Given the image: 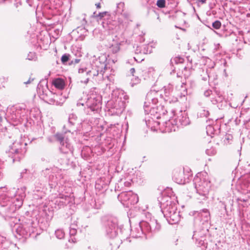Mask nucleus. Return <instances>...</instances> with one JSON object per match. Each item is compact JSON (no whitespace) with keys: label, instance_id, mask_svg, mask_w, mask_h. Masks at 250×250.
Masks as SVG:
<instances>
[{"label":"nucleus","instance_id":"nucleus-41","mask_svg":"<svg viewBox=\"0 0 250 250\" xmlns=\"http://www.w3.org/2000/svg\"><path fill=\"white\" fill-rule=\"evenodd\" d=\"M130 72L132 75V76H134V74L135 72V68H131L130 70Z\"/></svg>","mask_w":250,"mask_h":250},{"label":"nucleus","instance_id":"nucleus-45","mask_svg":"<svg viewBox=\"0 0 250 250\" xmlns=\"http://www.w3.org/2000/svg\"><path fill=\"white\" fill-rule=\"evenodd\" d=\"M76 241V240L75 238H71L70 239H69V242H72L73 243H75Z\"/></svg>","mask_w":250,"mask_h":250},{"label":"nucleus","instance_id":"nucleus-18","mask_svg":"<svg viewBox=\"0 0 250 250\" xmlns=\"http://www.w3.org/2000/svg\"><path fill=\"white\" fill-rule=\"evenodd\" d=\"M55 139L58 141L60 145L64 143L65 140L64 139V135L62 133H57L54 135Z\"/></svg>","mask_w":250,"mask_h":250},{"label":"nucleus","instance_id":"nucleus-36","mask_svg":"<svg viewBox=\"0 0 250 250\" xmlns=\"http://www.w3.org/2000/svg\"><path fill=\"white\" fill-rule=\"evenodd\" d=\"M203 212L204 213L205 217L208 219L209 216V212L208 210L207 209H204L203 210Z\"/></svg>","mask_w":250,"mask_h":250},{"label":"nucleus","instance_id":"nucleus-49","mask_svg":"<svg viewBox=\"0 0 250 250\" xmlns=\"http://www.w3.org/2000/svg\"><path fill=\"white\" fill-rule=\"evenodd\" d=\"M88 80H89V78H87L86 79V81L85 82V83H87L88 81Z\"/></svg>","mask_w":250,"mask_h":250},{"label":"nucleus","instance_id":"nucleus-20","mask_svg":"<svg viewBox=\"0 0 250 250\" xmlns=\"http://www.w3.org/2000/svg\"><path fill=\"white\" fill-rule=\"evenodd\" d=\"M141 79L136 76H133L132 78L131 79L130 85L132 87H133L134 85H137L140 83Z\"/></svg>","mask_w":250,"mask_h":250},{"label":"nucleus","instance_id":"nucleus-34","mask_svg":"<svg viewBox=\"0 0 250 250\" xmlns=\"http://www.w3.org/2000/svg\"><path fill=\"white\" fill-rule=\"evenodd\" d=\"M77 233V229L75 228L70 227L69 234L71 236H74Z\"/></svg>","mask_w":250,"mask_h":250},{"label":"nucleus","instance_id":"nucleus-31","mask_svg":"<svg viewBox=\"0 0 250 250\" xmlns=\"http://www.w3.org/2000/svg\"><path fill=\"white\" fill-rule=\"evenodd\" d=\"M120 14L126 20H129L130 18V14L127 11H124V12H122V13H121Z\"/></svg>","mask_w":250,"mask_h":250},{"label":"nucleus","instance_id":"nucleus-15","mask_svg":"<svg viewBox=\"0 0 250 250\" xmlns=\"http://www.w3.org/2000/svg\"><path fill=\"white\" fill-rule=\"evenodd\" d=\"M57 95L51 92V94L49 95L48 94L45 97H44V99L43 100L47 103H48L51 104H54L55 102V98Z\"/></svg>","mask_w":250,"mask_h":250},{"label":"nucleus","instance_id":"nucleus-51","mask_svg":"<svg viewBox=\"0 0 250 250\" xmlns=\"http://www.w3.org/2000/svg\"><path fill=\"white\" fill-rule=\"evenodd\" d=\"M212 128V126H210V125H209V126H208V129H209V128Z\"/></svg>","mask_w":250,"mask_h":250},{"label":"nucleus","instance_id":"nucleus-19","mask_svg":"<svg viewBox=\"0 0 250 250\" xmlns=\"http://www.w3.org/2000/svg\"><path fill=\"white\" fill-rule=\"evenodd\" d=\"M125 4L124 2H120L117 4L116 12L117 14H120L125 11Z\"/></svg>","mask_w":250,"mask_h":250},{"label":"nucleus","instance_id":"nucleus-28","mask_svg":"<svg viewBox=\"0 0 250 250\" xmlns=\"http://www.w3.org/2000/svg\"><path fill=\"white\" fill-rule=\"evenodd\" d=\"M156 5L159 8H164L166 6V0H158L156 3Z\"/></svg>","mask_w":250,"mask_h":250},{"label":"nucleus","instance_id":"nucleus-37","mask_svg":"<svg viewBox=\"0 0 250 250\" xmlns=\"http://www.w3.org/2000/svg\"><path fill=\"white\" fill-rule=\"evenodd\" d=\"M211 94L212 91L209 89L206 90L204 92V95L207 97H209Z\"/></svg>","mask_w":250,"mask_h":250},{"label":"nucleus","instance_id":"nucleus-21","mask_svg":"<svg viewBox=\"0 0 250 250\" xmlns=\"http://www.w3.org/2000/svg\"><path fill=\"white\" fill-rule=\"evenodd\" d=\"M209 113L208 110L204 108H201L199 110L198 112V116L200 117H207L209 115Z\"/></svg>","mask_w":250,"mask_h":250},{"label":"nucleus","instance_id":"nucleus-38","mask_svg":"<svg viewBox=\"0 0 250 250\" xmlns=\"http://www.w3.org/2000/svg\"><path fill=\"white\" fill-rule=\"evenodd\" d=\"M33 81L34 78H30L27 81L24 82V83L25 84H29L31 83Z\"/></svg>","mask_w":250,"mask_h":250},{"label":"nucleus","instance_id":"nucleus-5","mask_svg":"<svg viewBox=\"0 0 250 250\" xmlns=\"http://www.w3.org/2000/svg\"><path fill=\"white\" fill-rule=\"evenodd\" d=\"M113 95L117 97V99L114 103L113 108L119 112H122L125 108V102L122 99L124 98L125 100L127 99V96L124 95L123 92L120 90L114 91Z\"/></svg>","mask_w":250,"mask_h":250},{"label":"nucleus","instance_id":"nucleus-25","mask_svg":"<svg viewBox=\"0 0 250 250\" xmlns=\"http://www.w3.org/2000/svg\"><path fill=\"white\" fill-rule=\"evenodd\" d=\"M70 57L71 56L69 54H63L61 58L62 62L64 64H66L69 61Z\"/></svg>","mask_w":250,"mask_h":250},{"label":"nucleus","instance_id":"nucleus-14","mask_svg":"<svg viewBox=\"0 0 250 250\" xmlns=\"http://www.w3.org/2000/svg\"><path fill=\"white\" fill-rule=\"evenodd\" d=\"M53 84L55 87L59 89H62L65 85L64 81L60 78H58L54 80Z\"/></svg>","mask_w":250,"mask_h":250},{"label":"nucleus","instance_id":"nucleus-4","mask_svg":"<svg viewBox=\"0 0 250 250\" xmlns=\"http://www.w3.org/2000/svg\"><path fill=\"white\" fill-rule=\"evenodd\" d=\"M102 25L104 28L111 34L119 32L122 26L119 21L113 20L110 18L104 19L102 22Z\"/></svg>","mask_w":250,"mask_h":250},{"label":"nucleus","instance_id":"nucleus-39","mask_svg":"<svg viewBox=\"0 0 250 250\" xmlns=\"http://www.w3.org/2000/svg\"><path fill=\"white\" fill-rule=\"evenodd\" d=\"M186 85V83H182V85H181V87L182 88H184V91L185 92V93L187 94V89L186 88V87L184 86L185 85Z\"/></svg>","mask_w":250,"mask_h":250},{"label":"nucleus","instance_id":"nucleus-8","mask_svg":"<svg viewBox=\"0 0 250 250\" xmlns=\"http://www.w3.org/2000/svg\"><path fill=\"white\" fill-rule=\"evenodd\" d=\"M118 198L122 202L130 201L132 204L137 203L139 200L137 195L133 194L131 191L122 192L118 195Z\"/></svg>","mask_w":250,"mask_h":250},{"label":"nucleus","instance_id":"nucleus-7","mask_svg":"<svg viewBox=\"0 0 250 250\" xmlns=\"http://www.w3.org/2000/svg\"><path fill=\"white\" fill-rule=\"evenodd\" d=\"M164 94L159 93L160 96H161L164 100L167 103H175L178 101L176 97L172 95L173 90V85L169 83L163 87Z\"/></svg>","mask_w":250,"mask_h":250},{"label":"nucleus","instance_id":"nucleus-11","mask_svg":"<svg viewBox=\"0 0 250 250\" xmlns=\"http://www.w3.org/2000/svg\"><path fill=\"white\" fill-rule=\"evenodd\" d=\"M183 175L184 172L181 170H175L173 171V180L178 184H184L185 183V180L183 179Z\"/></svg>","mask_w":250,"mask_h":250},{"label":"nucleus","instance_id":"nucleus-16","mask_svg":"<svg viewBox=\"0 0 250 250\" xmlns=\"http://www.w3.org/2000/svg\"><path fill=\"white\" fill-rule=\"evenodd\" d=\"M149 225L151 231H157L161 229V225L158 223L156 220L151 221Z\"/></svg>","mask_w":250,"mask_h":250},{"label":"nucleus","instance_id":"nucleus-10","mask_svg":"<svg viewBox=\"0 0 250 250\" xmlns=\"http://www.w3.org/2000/svg\"><path fill=\"white\" fill-rule=\"evenodd\" d=\"M160 96L158 92L155 90H151L147 93L146 96V101H147L149 104H155L158 102L157 96Z\"/></svg>","mask_w":250,"mask_h":250},{"label":"nucleus","instance_id":"nucleus-44","mask_svg":"<svg viewBox=\"0 0 250 250\" xmlns=\"http://www.w3.org/2000/svg\"><path fill=\"white\" fill-rule=\"evenodd\" d=\"M80 61L79 59H75L74 62L73 61H71V63H78Z\"/></svg>","mask_w":250,"mask_h":250},{"label":"nucleus","instance_id":"nucleus-52","mask_svg":"<svg viewBox=\"0 0 250 250\" xmlns=\"http://www.w3.org/2000/svg\"><path fill=\"white\" fill-rule=\"evenodd\" d=\"M246 186H247V187H250V185H247Z\"/></svg>","mask_w":250,"mask_h":250},{"label":"nucleus","instance_id":"nucleus-50","mask_svg":"<svg viewBox=\"0 0 250 250\" xmlns=\"http://www.w3.org/2000/svg\"><path fill=\"white\" fill-rule=\"evenodd\" d=\"M203 79L204 80V81H206L207 80V78H203Z\"/></svg>","mask_w":250,"mask_h":250},{"label":"nucleus","instance_id":"nucleus-32","mask_svg":"<svg viewBox=\"0 0 250 250\" xmlns=\"http://www.w3.org/2000/svg\"><path fill=\"white\" fill-rule=\"evenodd\" d=\"M202 188H196V191H197V193H198L199 194H202L203 196H205L206 197V195L208 194V190H206V191H203V193L202 192Z\"/></svg>","mask_w":250,"mask_h":250},{"label":"nucleus","instance_id":"nucleus-2","mask_svg":"<svg viewBox=\"0 0 250 250\" xmlns=\"http://www.w3.org/2000/svg\"><path fill=\"white\" fill-rule=\"evenodd\" d=\"M26 143H23L21 141H15L10 146L9 149L10 156L13 159V162H19L23 158L26 152Z\"/></svg>","mask_w":250,"mask_h":250},{"label":"nucleus","instance_id":"nucleus-3","mask_svg":"<svg viewBox=\"0 0 250 250\" xmlns=\"http://www.w3.org/2000/svg\"><path fill=\"white\" fill-rule=\"evenodd\" d=\"M164 213L169 224H176L180 220L179 211L177 210V206L174 203L167 204L164 209Z\"/></svg>","mask_w":250,"mask_h":250},{"label":"nucleus","instance_id":"nucleus-48","mask_svg":"<svg viewBox=\"0 0 250 250\" xmlns=\"http://www.w3.org/2000/svg\"><path fill=\"white\" fill-rule=\"evenodd\" d=\"M206 153H207L208 154H209V150H206Z\"/></svg>","mask_w":250,"mask_h":250},{"label":"nucleus","instance_id":"nucleus-23","mask_svg":"<svg viewBox=\"0 0 250 250\" xmlns=\"http://www.w3.org/2000/svg\"><path fill=\"white\" fill-rule=\"evenodd\" d=\"M55 235L58 239H61L64 237V232L62 229H58L55 231Z\"/></svg>","mask_w":250,"mask_h":250},{"label":"nucleus","instance_id":"nucleus-35","mask_svg":"<svg viewBox=\"0 0 250 250\" xmlns=\"http://www.w3.org/2000/svg\"><path fill=\"white\" fill-rule=\"evenodd\" d=\"M232 139V136L229 134L225 136V139L224 140L226 143H229V141Z\"/></svg>","mask_w":250,"mask_h":250},{"label":"nucleus","instance_id":"nucleus-26","mask_svg":"<svg viewBox=\"0 0 250 250\" xmlns=\"http://www.w3.org/2000/svg\"><path fill=\"white\" fill-rule=\"evenodd\" d=\"M76 116H75L73 114L70 115L68 118V123L71 125H73L75 124V121H76Z\"/></svg>","mask_w":250,"mask_h":250},{"label":"nucleus","instance_id":"nucleus-17","mask_svg":"<svg viewBox=\"0 0 250 250\" xmlns=\"http://www.w3.org/2000/svg\"><path fill=\"white\" fill-rule=\"evenodd\" d=\"M95 17L97 19V20L99 21V20H102L103 18H104V19H106L107 18H110V15L108 12L105 11V12L99 13Z\"/></svg>","mask_w":250,"mask_h":250},{"label":"nucleus","instance_id":"nucleus-22","mask_svg":"<svg viewBox=\"0 0 250 250\" xmlns=\"http://www.w3.org/2000/svg\"><path fill=\"white\" fill-rule=\"evenodd\" d=\"M137 231V234H134V230H132V234L133 237L138 238L141 236V235L143 234V231L141 228V226L140 225H138L136 228L135 229Z\"/></svg>","mask_w":250,"mask_h":250},{"label":"nucleus","instance_id":"nucleus-40","mask_svg":"<svg viewBox=\"0 0 250 250\" xmlns=\"http://www.w3.org/2000/svg\"><path fill=\"white\" fill-rule=\"evenodd\" d=\"M27 170L26 169H25L23 172L21 173V177H24L25 174L26 173Z\"/></svg>","mask_w":250,"mask_h":250},{"label":"nucleus","instance_id":"nucleus-46","mask_svg":"<svg viewBox=\"0 0 250 250\" xmlns=\"http://www.w3.org/2000/svg\"><path fill=\"white\" fill-rule=\"evenodd\" d=\"M95 5L96 6V7L97 8H101V4H100V3H96L95 4Z\"/></svg>","mask_w":250,"mask_h":250},{"label":"nucleus","instance_id":"nucleus-9","mask_svg":"<svg viewBox=\"0 0 250 250\" xmlns=\"http://www.w3.org/2000/svg\"><path fill=\"white\" fill-rule=\"evenodd\" d=\"M37 92L41 99L43 100L48 94H51V91L48 89L47 84L45 85L40 83L38 85Z\"/></svg>","mask_w":250,"mask_h":250},{"label":"nucleus","instance_id":"nucleus-53","mask_svg":"<svg viewBox=\"0 0 250 250\" xmlns=\"http://www.w3.org/2000/svg\"><path fill=\"white\" fill-rule=\"evenodd\" d=\"M134 59H135L136 61H137V60H136V58H135V57H134Z\"/></svg>","mask_w":250,"mask_h":250},{"label":"nucleus","instance_id":"nucleus-29","mask_svg":"<svg viewBox=\"0 0 250 250\" xmlns=\"http://www.w3.org/2000/svg\"><path fill=\"white\" fill-rule=\"evenodd\" d=\"M212 26L214 28L218 29L221 26V22L219 21H216L212 23Z\"/></svg>","mask_w":250,"mask_h":250},{"label":"nucleus","instance_id":"nucleus-42","mask_svg":"<svg viewBox=\"0 0 250 250\" xmlns=\"http://www.w3.org/2000/svg\"><path fill=\"white\" fill-rule=\"evenodd\" d=\"M179 122L181 123V125H187L188 121H181V119H179Z\"/></svg>","mask_w":250,"mask_h":250},{"label":"nucleus","instance_id":"nucleus-24","mask_svg":"<svg viewBox=\"0 0 250 250\" xmlns=\"http://www.w3.org/2000/svg\"><path fill=\"white\" fill-rule=\"evenodd\" d=\"M109 49L114 54L117 53L120 50L119 44L116 43L115 44H112Z\"/></svg>","mask_w":250,"mask_h":250},{"label":"nucleus","instance_id":"nucleus-6","mask_svg":"<svg viewBox=\"0 0 250 250\" xmlns=\"http://www.w3.org/2000/svg\"><path fill=\"white\" fill-rule=\"evenodd\" d=\"M194 188H211L212 186H214V184H211L210 180H208L207 174L204 175L201 173H198L194 177L193 180Z\"/></svg>","mask_w":250,"mask_h":250},{"label":"nucleus","instance_id":"nucleus-30","mask_svg":"<svg viewBox=\"0 0 250 250\" xmlns=\"http://www.w3.org/2000/svg\"><path fill=\"white\" fill-rule=\"evenodd\" d=\"M184 60L183 58L180 57H176L173 59V61L177 64L183 63Z\"/></svg>","mask_w":250,"mask_h":250},{"label":"nucleus","instance_id":"nucleus-1","mask_svg":"<svg viewBox=\"0 0 250 250\" xmlns=\"http://www.w3.org/2000/svg\"><path fill=\"white\" fill-rule=\"evenodd\" d=\"M90 90L88 94L83 93V96L79 99L77 105H83L85 103L86 106L92 111H98L101 107V97L94 93V90Z\"/></svg>","mask_w":250,"mask_h":250},{"label":"nucleus","instance_id":"nucleus-47","mask_svg":"<svg viewBox=\"0 0 250 250\" xmlns=\"http://www.w3.org/2000/svg\"><path fill=\"white\" fill-rule=\"evenodd\" d=\"M83 21L85 23H86V21H85V18H84V17L83 18Z\"/></svg>","mask_w":250,"mask_h":250},{"label":"nucleus","instance_id":"nucleus-13","mask_svg":"<svg viewBox=\"0 0 250 250\" xmlns=\"http://www.w3.org/2000/svg\"><path fill=\"white\" fill-rule=\"evenodd\" d=\"M72 147L71 144L67 141V139H65L64 143L60 145V150L63 154H67L72 151Z\"/></svg>","mask_w":250,"mask_h":250},{"label":"nucleus","instance_id":"nucleus-27","mask_svg":"<svg viewBox=\"0 0 250 250\" xmlns=\"http://www.w3.org/2000/svg\"><path fill=\"white\" fill-rule=\"evenodd\" d=\"M99 70L96 69H94V68H92L91 70H89L87 72H86V74L89 75H92L93 77L97 76L99 74Z\"/></svg>","mask_w":250,"mask_h":250},{"label":"nucleus","instance_id":"nucleus-12","mask_svg":"<svg viewBox=\"0 0 250 250\" xmlns=\"http://www.w3.org/2000/svg\"><path fill=\"white\" fill-rule=\"evenodd\" d=\"M117 225L115 221H109L106 226V231L111 237H114L116 235Z\"/></svg>","mask_w":250,"mask_h":250},{"label":"nucleus","instance_id":"nucleus-43","mask_svg":"<svg viewBox=\"0 0 250 250\" xmlns=\"http://www.w3.org/2000/svg\"><path fill=\"white\" fill-rule=\"evenodd\" d=\"M197 2H201V3H205L206 2V0H195Z\"/></svg>","mask_w":250,"mask_h":250},{"label":"nucleus","instance_id":"nucleus-33","mask_svg":"<svg viewBox=\"0 0 250 250\" xmlns=\"http://www.w3.org/2000/svg\"><path fill=\"white\" fill-rule=\"evenodd\" d=\"M150 104H149L148 103L147 101L145 102V103H144V109H145V112H146V114L148 113L149 107V106H150Z\"/></svg>","mask_w":250,"mask_h":250}]
</instances>
